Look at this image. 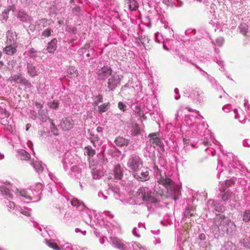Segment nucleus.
Returning a JSON list of instances; mask_svg holds the SVG:
<instances>
[{
	"label": "nucleus",
	"mask_w": 250,
	"mask_h": 250,
	"mask_svg": "<svg viewBox=\"0 0 250 250\" xmlns=\"http://www.w3.org/2000/svg\"><path fill=\"white\" fill-rule=\"evenodd\" d=\"M158 182L165 187L167 190V198L173 197L174 200L177 199L176 195L180 192L179 187L171 179L165 174L158 179Z\"/></svg>",
	"instance_id": "f257e3e1"
},
{
	"label": "nucleus",
	"mask_w": 250,
	"mask_h": 250,
	"mask_svg": "<svg viewBox=\"0 0 250 250\" xmlns=\"http://www.w3.org/2000/svg\"><path fill=\"white\" fill-rule=\"evenodd\" d=\"M127 166L134 173L139 169L143 168V164L142 160L139 156L132 155L128 159Z\"/></svg>",
	"instance_id": "f03ea898"
},
{
	"label": "nucleus",
	"mask_w": 250,
	"mask_h": 250,
	"mask_svg": "<svg viewBox=\"0 0 250 250\" xmlns=\"http://www.w3.org/2000/svg\"><path fill=\"white\" fill-rule=\"evenodd\" d=\"M137 194L144 201L151 200L152 202H156L155 198L152 196V191L147 187L140 188L137 191Z\"/></svg>",
	"instance_id": "7ed1b4c3"
},
{
	"label": "nucleus",
	"mask_w": 250,
	"mask_h": 250,
	"mask_svg": "<svg viewBox=\"0 0 250 250\" xmlns=\"http://www.w3.org/2000/svg\"><path fill=\"white\" fill-rule=\"evenodd\" d=\"M8 80L10 81H13L17 83L25 85L28 87H31L32 86L31 83L28 80L22 77L21 73H19L10 77Z\"/></svg>",
	"instance_id": "20e7f679"
},
{
	"label": "nucleus",
	"mask_w": 250,
	"mask_h": 250,
	"mask_svg": "<svg viewBox=\"0 0 250 250\" xmlns=\"http://www.w3.org/2000/svg\"><path fill=\"white\" fill-rule=\"evenodd\" d=\"M133 175L136 179L142 181L148 180L149 178V172L147 168L143 167L133 173Z\"/></svg>",
	"instance_id": "39448f33"
},
{
	"label": "nucleus",
	"mask_w": 250,
	"mask_h": 250,
	"mask_svg": "<svg viewBox=\"0 0 250 250\" xmlns=\"http://www.w3.org/2000/svg\"><path fill=\"white\" fill-rule=\"evenodd\" d=\"M74 125V121L70 117L62 119L60 123V127L64 131L70 130L73 127Z\"/></svg>",
	"instance_id": "423d86ee"
},
{
	"label": "nucleus",
	"mask_w": 250,
	"mask_h": 250,
	"mask_svg": "<svg viewBox=\"0 0 250 250\" xmlns=\"http://www.w3.org/2000/svg\"><path fill=\"white\" fill-rule=\"evenodd\" d=\"M112 70L109 67H103L99 69L97 74L98 75V79L100 80H104L108 76L111 75Z\"/></svg>",
	"instance_id": "0eeeda50"
},
{
	"label": "nucleus",
	"mask_w": 250,
	"mask_h": 250,
	"mask_svg": "<svg viewBox=\"0 0 250 250\" xmlns=\"http://www.w3.org/2000/svg\"><path fill=\"white\" fill-rule=\"evenodd\" d=\"M120 80L118 76L112 75L108 81V87L110 90H113L120 83Z\"/></svg>",
	"instance_id": "6e6552de"
},
{
	"label": "nucleus",
	"mask_w": 250,
	"mask_h": 250,
	"mask_svg": "<svg viewBox=\"0 0 250 250\" xmlns=\"http://www.w3.org/2000/svg\"><path fill=\"white\" fill-rule=\"evenodd\" d=\"M221 198L224 201L229 200L233 202H236L238 200V197L235 194V193L229 190L222 194Z\"/></svg>",
	"instance_id": "1a4fd4ad"
},
{
	"label": "nucleus",
	"mask_w": 250,
	"mask_h": 250,
	"mask_svg": "<svg viewBox=\"0 0 250 250\" xmlns=\"http://www.w3.org/2000/svg\"><path fill=\"white\" fill-rule=\"evenodd\" d=\"M158 133H151L149 135L150 137V142L152 146L154 147L156 146H158L161 145V140L159 137L157 136Z\"/></svg>",
	"instance_id": "9d476101"
},
{
	"label": "nucleus",
	"mask_w": 250,
	"mask_h": 250,
	"mask_svg": "<svg viewBox=\"0 0 250 250\" xmlns=\"http://www.w3.org/2000/svg\"><path fill=\"white\" fill-rule=\"evenodd\" d=\"M57 40L56 38L52 39L47 46L46 50L50 53H54L57 48Z\"/></svg>",
	"instance_id": "9b49d317"
},
{
	"label": "nucleus",
	"mask_w": 250,
	"mask_h": 250,
	"mask_svg": "<svg viewBox=\"0 0 250 250\" xmlns=\"http://www.w3.org/2000/svg\"><path fill=\"white\" fill-rule=\"evenodd\" d=\"M113 174L114 178L117 180H120L122 179L123 173L122 167L119 165H117L115 167L113 170Z\"/></svg>",
	"instance_id": "f8f14e48"
},
{
	"label": "nucleus",
	"mask_w": 250,
	"mask_h": 250,
	"mask_svg": "<svg viewBox=\"0 0 250 250\" xmlns=\"http://www.w3.org/2000/svg\"><path fill=\"white\" fill-rule=\"evenodd\" d=\"M125 1L131 11H136L139 7V4L135 0H125Z\"/></svg>",
	"instance_id": "ddd939ff"
},
{
	"label": "nucleus",
	"mask_w": 250,
	"mask_h": 250,
	"mask_svg": "<svg viewBox=\"0 0 250 250\" xmlns=\"http://www.w3.org/2000/svg\"><path fill=\"white\" fill-rule=\"evenodd\" d=\"M115 143L117 146L122 147L127 146L129 144V141L122 137L119 136L115 139Z\"/></svg>",
	"instance_id": "4468645a"
},
{
	"label": "nucleus",
	"mask_w": 250,
	"mask_h": 250,
	"mask_svg": "<svg viewBox=\"0 0 250 250\" xmlns=\"http://www.w3.org/2000/svg\"><path fill=\"white\" fill-rule=\"evenodd\" d=\"M112 243L116 246V247L121 250H124L125 249V246L122 243V242L119 239L116 237L111 238Z\"/></svg>",
	"instance_id": "2eb2a0df"
},
{
	"label": "nucleus",
	"mask_w": 250,
	"mask_h": 250,
	"mask_svg": "<svg viewBox=\"0 0 250 250\" xmlns=\"http://www.w3.org/2000/svg\"><path fill=\"white\" fill-rule=\"evenodd\" d=\"M18 18L23 22L30 21L32 20L30 16L22 11H20L18 13Z\"/></svg>",
	"instance_id": "dca6fc26"
},
{
	"label": "nucleus",
	"mask_w": 250,
	"mask_h": 250,
	"mask_svg": "<svg viewBox=\"0 0 250 250\" xmlns=\"http://www.w3.org/2000/svg\"><path fill=\"white\" fill-rule=\"evenodd\" d=\"M27 68V72L31 77H33L37 75L38 72L36 70L35 67L33 64L28 63Z\"/></svg>",
	"instance_id": "f3484780"
},
{
	"label": "nucleus",
	"mask_w": 250,
	"mask_h": 250,
	"mask_svg": "<svg viewBox=\"0 0 250 250\" xmlns=\"http://www.w3.org/2000/svg\"><path fill=\"white\" fill-rule=\"evenodd\" d=\"M141 133V130L139 125L135 124L132 126L131 134L133 136H137Z\"/></svg>",
	"instance_id": "a211bd4d"
},
{
	"label": "nucleus",
	"mask_w": 250,
	"mask_h": 250,
	"mask_svg": "<svg viewBox=\"0 0 250 250\" xmlns=\"http://www.w3.org/2000/svg\"><path fill=\"white\" fill-rule=\"evenodd\" d=\"M4 50L7 54L13 55L16 52V48L11 45H8L4 48Z\"/></svg>",
	"instance_id": "6ab92c4d"
},
{
	"label": "nucleus",
	"mask_w": 250,
	"mask_h": 250,
	"mask_svg": "<svg viewBox=\"0 0 250 250\" xmlns=\"http://www.w3.org/2000/svg\"><path fill=\"white\" fill-rule=\"evenodd\" d=\"M68 73L70 75H71V78L77 77L79 75L78 70L76 69L74 67H70L68 70Z\"/></svg>",
	"instance_id": "aec40b11"
},
{
	"label": "nucleus",
	"mask_w": 250,
	"mask_h": 250,
	"mask_svg": "<svg viewBox=\"0 0 250 250\" xmlns=\"http://www.w3.org/2000/svg\"><path fill=\"white\" fill-rule=\"evenodd\" d=\"M109 103H104L98 106V109L99 113H103L107 110L109 106Z\"/></svg>",
	"instance_id": "412c9836"
},
{
	"label": "nucleus",
	"mask_w": 250,
	"mask_h": 250,
	"mask_svg": "<svg viewBox=\"0 0 250 250\" xmlns=\"http://www.w3.org/2000/svg\"><path fill=\"white\" fill-rule=\"evenodd\" d=\"M0 191L2 194L8 196L10 198H12L13 196L12 194H10L9 189L5 186L0 187Z\"/></svg>",
	"instance_id": "4be33fe9"
},
{
	"label": "nucleus",
	"mask_w": 250,
	"mask_h": 250,
	"mask_svg": "<svg viewBox=\"0 0 250 250\" xmlns=\"http://www.w3.org/2000/svg\"><path fill=\"white\" fill-rule=\"evenodd\" d=\"M49 122L51 124V132L53 133V134L55 136L58 135V130L53 120L52 119H49Z\"/></svg>",
	"instance_id": "5701e85b"
},
{
	"label": "nucleus",
	"mask_w": 250,
	"mask_h": 250,
	"mask_svg": "<svg viewBox=\"0 0 250 250\" xmlns=\"http://www.w3.org/2000/svg\"><path fill=\"white\" fill-rule=\"evenodd\" d=\"M84 149L89 157H93L95 154V151L90 146H85Z\"/></svg>",
	"instance_id": "b1692460"
},
{
	"label": "nucleus",
	"mask_w": 250,
	"mask_h": 250,
	"mask_svg": "<svg viewBox=\"0 0 250 250\" xmlns=\"http://www.w3.org/2000/svg\"><path fill=\"white\" fill-rule=\"evenodd\" d=\"M243 220L247 222L250 220V210H245L242 215Z\"/></svg>",
	"instance_id": "393cba45"
},
{
	"label": "nucleus",
	"mask_w": 250,
	"mask_h": 250,
	"mask_svg": "<svg viewBox=\"0 0 250 250\" xmlns=\"http://www.w3.org/2000/svg\"><path fill=\"white\" fill-rule=\"evenodd\" d=\"M194 209L192 208H188L184 212V215L186 217H191L194 215Z\"/></svg>",
	"instance_id": "a878e982"
},
{
	"label": "nucleus",
	"mask_w": 250,
	"mask_h": 250,
	"mask_svg": "<svg viewBox=\"0 0 250 250\" xmlns=\"http://www.w3.org/2000/svg\"><path fill=\"white\" fill-rule=\"evenodd\" d=\"M47 245L55 250H60L61 248L58 246L57 243L50 241L47 242Z\"/></svg>",
	"instance_id": "bb28decb"
},
{
	"label": "nucleus",
	"mask_w": 250,
	"mask_h": 250,
	"mask_svg": "<svg viewBox=\"0 0 250 250\" xmlns=\"http://www.w3.org/2000/svg\"><path fill=\"white\" fill-rule=\"evenodd\" d=\"M51 23L52 21L51 20L46 19H42L40 20V23L42 24L43 27L49 25Z\"/></svg>",
	"instance_id": "cd10ccee"
},
{
	"label": "nucleus",
	"mask_w": 250,
	"mask_h": 250,
	"mask_svg": "<svg viewBox=\"0 0 250 250\" xmlns=\"http://www.w3.org/2000/svg\"><path fill=\"white\" fill-rule=\"evenodd\" d=\"M53 32V30L50 28H47L43 30L42 32V36L46 38L48 37L51 36V33Z\"/></svg>",
	"instance_id": "c85d7f7f"
},
{
	"label": "nucleus",
	"mask_w": 250,
	"mask_h": 250,
	"mask_svg": "<svg viewBox=\"0 0 250 250\" xmlns=\"http://www.w3.org/2000/svg\"><path fill=\"white\" fill-rule=\"evenodd\" d=\"M155 191H156V194L158 195H160V196L162 197H164V198H167L166 196L167 195V192H166V193L165 194L163 190L161 189H157L156 188V187H155Z\"/></svg>",
	"instance_id": "c756f323"
},
{
	"label": "nucleus",
	"mask_w": 250,
	"mask_h": 250,
	"mask_svg": "<svg viewBox=\"0 0 250 250\" xmlns=\"http://www.w3.org/2000/svg\"><path fill=\"white\" fill-rule=\"evenodd\" d=\"M240 33L243 35H246L248 30V26L241 24L240 26Z\"/></svg>",
	"instance_id": "7c9ffc66"
},
{
	"label": "nucleus",
	"mask_w": 250,
	"mask_h": 250,
	"mask_svg": "<svg viewBox=\"0 0 250 250\" xmlns=\"http://www.w3.org/2000/svg\"><path fill=\"white\" fill-rule=\"evenodd\" d=\"M33 166L38 172L42 171L43 169L42 166L38 162L34 163Z\"/></svg>",
	"instance_id": "2f4dec72"
},
{
	"label": "nucleus",
	"mask_w": 250,
	"mask_h": 250,
	"mask_svg": "<svg viewBox=\"0 0 250 250\" xmlns=\"http://www.w3.org/2000/svg\"><path fill=\"white\" fill-rule=\"evenodd\" d=\"M16 191H17V193H18L19 196L23 197L26 198H27L28 197V194L25 190H19L18 189H17Z\"/></svg>",
	"instance_id": "473e14b6"
},
{
	"label": "nucleus",
	"mask_w": 250,
	"mask_h": 250,
	"mask_svg": "<svg viewBox=\"0 0 250 250\" xmlns=\"http://www.w3.org/2000/svg\"><path fill=\"white\" fill-rule=\"evenodd\" d=\"M71 203L73 206L77 207H79L81 204L79 201L78 200H77V199H73L72 200Z\"/></svg>",
	"instance_id": "72a5a7b5"
},
{
	"label": "nucleus",
	"mask_w": 250,
	"mask_h": 250,
	"mask_svg": "<svg viewBox=\"0 0 250 250\" xmlns=\"http://www.w3.org/2000/svg\"><path fill=\"white\" fill-rule=\"evenodd\" d=\"M136 108L138 109V111L137 112V114H138V116L143 118L145 120L146 119V117L143 111L141 110L140 108H139L137 106L136 107Z\"/></svg>",
	"instance_id": "f704fd0d"
},
{
	"label": "nucleus",
	"mask_w": 250,
	"mask_h": 250,
	"mask_svg": "<svg viewBox=\"0 0 250 250\" xmlns=\"http://www.w3.org/2000/svg\"><path fill=\"white\" fill-rule=\"evenodd\" d=\"M118 108L122 110L123 111H125L126 110V106L122 102H119L118 103Z\"/></svg>",
	"instance_id": "c9c22d12"
},
{
	"label": "nucleus",
	"mask_w": 250,
	"mask_h": 250,
	"mask_svg": "<svg viewBox=\"0 0 250 250\" xmlns=\"http://www.w3.org/2000/svg\"><path fill=\"white\" fill-rule=\"evenodd\" d=\"M21 155L23 157V159L25 160H28L30 159V154L26 151L22 152L21 153Z\"/></svg>",
	"instance_id": "e433bc0d"
},
{
	"label": "nucleus",
	"mask_w": 250,
	"mask_h": 250,
	"mask_svg": "<svg viewBox=\"0 0 250 250\" xmlns=\"http://www.w3.org/2000/svg\"><path fill=\"white\" fill-rule=\"evenodd\" d=\"M96 99H97V102H95V105H98V103H101L103 101V96L101 94H99L97 96Z\"/></svg>",
	"instance_id": "4c0bfd02"
},
{
	"label": "nucleus",
	"mask_w": 250,
	"mask_h": 250,
	"mask_svg": "<svg viewBox=\"0 0 250 250\" xmlns=\"http://www.w3.org/2000/svg\"><path fill=\"white\" fill-rule=\"evenodd\" d=\"M99 138L96 136H93L91 138V142L93 144V145L95 147L96 146L95 143L99 141Z\"/></svg>",
	"instance_id": "58836bf2"
},
{
	"label": "nucleus",
	"mask_w": 250,
	"mask_h": 250,
	"mask_svg": "<svg viewBox=\"0 0 250 250\" xmlns=\"http://www.w3.org/2000/svg\"><path fill=\"white\" fill-rule=\"evenodd\" d=\"M234 183V181L232 180H227L225 181V184L227 187H229L231 185H233Z\"/></svg>",
	"instance_id": "ea45409f"
},
{
	"label": "nucleus",
	"mask_w": 250,
	"mask_h": 250,
	"mask_svg": "<svg viewBox=\"0 0 250 250\" xmlns=\"http://www.w3.org/2000/svg\"><path fill=\"white\" fill-rule=\"evenodd\" d=\"M59 104L58 103L54 101L50 105V107L54 109H56L58 107Z\"/></svg>",
	"instance_id": "a19ab883"
},
{
	"label": "nucleus",
	"mask_w": 250,
	"mask_h": 250,
	"mask_svg": "<svg viewBox=\"0 0 250 250\" xmlns=\"http://www.w3.org/2000/svg\"><path fill=\"white\" fill-rule=\"evenodd\" d=\"M21 213L23 215H24L26 216H29L30 215V212L28 210H25L23 209H21Z\"/></svg>",
	"instance_id": "79ce46f5"
},
{
	"label": "nucleus",
	"mask_w": 250,
	"mask_h": 250,
	"mask_svg": "<svg viewBox=\"0 0 250 250\" xmlns=\"http://www.w3.org/2000/svg\"><path fill=\"white\" fill-rule=\"evenodd\" d=\"M7 206L8 208H12L15 207V204L13 202L9 201L7 204Z\"/></svg>",
	"instance_id": "37998d69"
},
{
	"label": "nucleus",
	"mask_w": 250,
	"mask_h": 250,
	"mask_svg": "<svg viewBox=\"0 0 250 250\" xmlns=\"http://www.w3.org/2000/svg\"><path fill=\"white\" fill-rule=\"evenodd\" d=\"M154 168H156L157 170V171L156 172V175H159L160 176V177H161V176H164V175H162L161 171L158 168V167H155Z\"/></svg>",
	"instance_id": "c03bdc74"
},
{
	"label": "nucleus",
	"mask_w": 250,
	"mask_h": 250,
	"mask_svg": "<svg viewBox=\"0 0 250 250\" xmlns=\"http://www.w3.org/2000/svg\"><path fill=\"white\" fill-rule=\"evenodd\" d=\"M35 105H36V106H37L39 108H42V104H41V103H39L38 102H36L35 103Z\"/></svg>",
	"instance_id": "a18cd8bd"
},
{
	"label": "nucleus",
	"mask_w": 250,
	"mask_h": 250,
	"mask_svg": "<svg viewBox=\"0 0 250 250\" xmlns=\"http://www.w3.org/2000/svg\"><path fill=\"white\" fill-rule=\"evenodd\" d=\"M97 131L98 132H102V131H103V128H102V127L98 126V127L97 128Z\"/></svg>",
	"instance_id": "49530a36"
},
{
	"label": "nucleus",
	"mask_w": 250,
	"mask_h": 250,
	"mask_svg": "<svg viewBox=\"0 0 250 250\" xmlns=\"http://www.w3.org/2000/svg\"><path fill=\"white\" fill-rule=\"evenodd\" d=\"M30 127H31V125L30 124H27L26 125V131H28V130Z\"/></svg>",
	"instance_id": "de8ad7c7"
},
{
	"label": "nucleus",
	"mask_w": 250,
	"mask_h": 250,
	"mask_svg": "<svg viewBox=\"0 0 250 250\" xmlns=\"http://www.w3.org/2000/svg\"><path fill=\"white\" fill-rule=\"evenodd\" d=\"M216 217L217 218L219 217V218H222V216H221L220 215L217 216Z\"/></svg>",
	"instance_id": "09e8293b"
},
{
	"label": "nucleus",
	"mask_w": 250,
	"mask_h": 250,
	"mask_svg": "<svg viewBox=\"0 0 250 250\" xmlns=\"http://www.w3.org/2000/svg\"><path fill=\"white\" fill-rule=\"evenodd\" d=\"M235 118L236 119L237 118V115H235Z\"/></svg>",
	"instance_id": "8fccbe9b"
},
{
	"label": "nucleus",
	"mask_w": 250,
	"mask_h": 250,
	"mask_svg": "<svg viewBox=\"0 0 250 250\" xmlns=\"http://www.w3.org/2000/svg\"><path fill=\"white\" fill-rule=\"evenodd\" d=\"M87 56H88V57L89 56V54H87Z\"/></svg>",
	"instance_id": "3c124183"
},
{
	"label": "nucleus",
	"mask_w": 250,
	"mask_h": 250,
	"mask_svg": "<svg viewBox=\"0 0 250 250\" xmlns=\"http://www.w3.org/2000/svg\"><path fill=\"white\" fill-rule=\"evenodd\" d=\"M1 78V75H0V79Z\"/></svg>",
	"instance_id": "603ef678"
}]
</instances>
